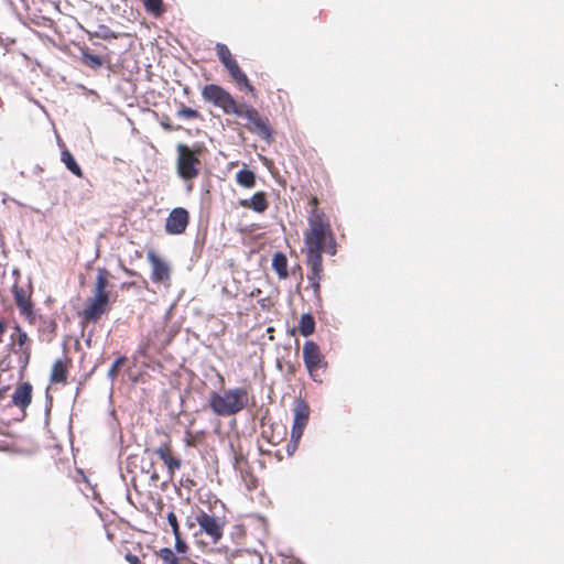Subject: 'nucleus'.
Segmentation results:
<instances>
[{"label":"nucleus","mask_w":564,"mask_h":564,"mask_svg":"<svg viewBox=\"0 0 564 564\" xmlns=\"http://www.w3.org/2000/svg\"><path fill=\"white\" fill-rule=\"evenodd\" d=\"M310 229L305 234L307 261L315 275L322 272V253L336 254V240L326 214L317 208V198L310 199Z\"/></svg>","instance_id":"nucleus-1"},{"label":"nucleus","mask_w":564,"mask_h":564,"mask_svg":"<svg viewBox=\"0 0 564 564\" xmlns=\"http://www.w3.org/2000/svg\"><path fill=\"white\" fill-rule=\"evenodd\" d=\"M249 402V394L246 388L237 387L212 392L208 399V408L217 416H232L241 412Z\"/></svg>","instance_id":"nucleus-2"},{"label":"nucleus","mask_w":564,"mask_h":564,"mask_svg":"<svg viewBox=\"0 0 564 564\" xmlns=\"http://www.w3.org/2000/svg\"><path fill=\"white\" fill-rule=\"evenodd\" d=\"M293 415L291 438L286 446L289 456H292L296 452L299 442L303 435L305 426L307 425L310 417L308 404L302 399H296L293 408Z\"/></svg>","instance_id":"nucleus-3"},{"label":"nucleus","mask_w":564,"mask_h":564,"mask_svg":"<svg viewBox=\"0 0 564 564\" xmlns=\"http://www.w3.org/2000/svg\"><path fill=\"white\" fill-rule=\"evenodd\" d=\"M177 173L183 180H193L199 174V159L186 144H177Z\"/></svg>","instance_id":"nucleus-4"},{"label":"nucleus","mask_w":564,"mask_h":564,"mask_svg":"<svg viewBox=\"0 0 564 564\" xmlns=\"http://www.w3.org/2000/svg\"><path fill=\"white\" fill-rule=\"evenodd\" d=\"M216 51L218 58L228 70L231 78L237 83V85H243L249 91L252 93L253 87L250 85L246 74L240 69L237 61L232 57L229 48L225 44L217 43Z\"/></svg>","instance_id":"nucleus-5"},{"label":"nucleus","mask_w":564,"mask_h":564,"mask_svg":"<svg viewBox=\"0 0 564 564\" xmlns=\"http://www.w3.org/2000/svg\"><path fill=\"white\" fill-rule=\"evenodd\" d=\"M203 97L206 101L213 102L221 108L226 113L236 111V101L232 96L220 86L210 84L203 89Z\"/></svg>","instance_id":"nucleus-6"},{"label":"nucleus","mask_w":564,"mask_h":564,"mask_svg":"<svg viewBox=\"0 0 564 564\" xmlns=\"http://www.w3.org/2000/svg\"><path fill=\"white\" fill-rule=\"evenodd\" d=\"M196 521L200 530L210 538L213 543L220 541L224 524L218 519L205 511H200L196 517Z\"/></svg>","instance_id":"nucleus-7"},{"label":"nucleus","mask_w":564,"mask_h":564,"mask_svg":"<svg viewBox=\"0 0 564 564\" xmlns=\"http://www.w3.org/2000/svg\"><path fill=\"white\" fill-rule=\"evenodd\" d=\"M188 225V212L183 207L174 208L165 221V230L171 235H180Z\"/></svg>","instance_id":"nucleus-8"},{"label":"nucleus","mask_w":564,"mask_h":564,"mask_svg":"<svg viewBox=\"0 0 564 564\" xmlns=\"http://www.w3.org/2000/svg\"><path fill=\"white\" fill-rule=\"evenodd\" d=\"M232 113L237 115L238 117L247 119L250 123L254 126L256 130L263 137L270 135L269 127L262 120L261 116L254 108L247 106L238 108L236 106V111H234Z\"/></svg>","instance_id":"nucleus-9"},{"label":"nucleus","mask_w":564,"mask_h":564,"mask_svg":"<svg viewBox=\"0 0 564 564\" xmlns=\"http://www.w3.org/2000/svg\"><path fill=\"white\" fill-rule=\"evenodd\" d=\"M303 358L305 366L311 373L317 370L323 361L318 345L314 341L307 340L303 347Z\"/></svg>","instance_id":"nucleus-10"},{"label":"nucleus","mask_w":564,"mask_h":564,"mask_svg":"<svg viewBox=\"0 0 564 564\" xmlns=\"http://www.w3.org/2000/svg\"><path fill=\"white\" fill-rule=\"evenodd\" d=\"M148 260L152 267L151 278L154 282H164L170 279V267L153 251L148 252Z\"/></svg>","instance_id":"nucleus-11"},{"label":"nucleus","mask_w":564,"mask_h":564,"mask_svg":"<svg viewBox=\"0 0 564 564\" xmlns=\"http://www.w3.org/2000/svg\"><path fill=\"white\" fill-rule=\"evenodd\" d=\"M32 401V386L29 382H24L17 387L12 394V404L21 410H25Z\"/></svg>","instance_id":"nucleus-12"},{"label":"nucleus","mask_w":564,"mask_h":564,"mask_svg":"<svg viewBox=\"0 0 564 564\" xmlns=\"http://www.w3.org/2000/svg\"><path fill=\"white\" fill-rule=\"evenodd\" d=\"M109 302L95 299L90 301L87 307L84 310V318L87 322H96L106 313Z\"/></svg>","instance_id":"nucleus-13"},{"label":"nucleus","mask_w":564,"mask_h":564,"mask_svg":"<svg viewBox=\"0 0 564 564\" xmlns=\"http://www.w3.org/2000/svg\"><path fill=\"white\" fill-rule=\"evenodd\" d=\"M109 272L106 269H98L94 297L109 302V293L107 292Z\"/></svg>","instance_id":"nucleus-14"},{"label":"nucleus","mask_w":564,"mask_h":564,"mask_svg":"<svg viewBox=\"0 0 564 564\" xmlns=\"http://www.w3.org/2000/svg\"><path fill=\"white\" fill-rule=\"evenodd\" d=\"M241 205L251 208L257 213H262L267 209L268 204L264 194L261 192L256 193L251 198L241 200Z\"/></svg>","instance_id":"nucleus-15"},{"label":"nucleus","mask_w":564,"mask_h":564,"mask_svg":"<svg viewBox=\"0 0 564 564\" xmlns=\"http://www.w3.org/2000/svg\"><path fill=\"white\" fill-rule=\"evenodd\" d=\"M61 161L65 164L66 169L74 175H76L77 177L83 176V171L80 166L77 164L75 158L67 149H64L61 152Z\"/></svg>","instance_id":"nucleus-16"},{"label":"nucleus","mask_w":564,"mask_h":564,"mask_svg":"<svg viewBox=\"0 0 564 564\" xmlns=\"http://www.w3.org/2000/svg\"><path fill=\"white\" fill-rule=\"evenodd\" d=\"M237 183L246 188H252L256 185V175L249 169H241L236 174Z\"/></svg>","instance_id":"nucleus-17"},{"label":"nucleus","mask_w":564,"mask_h":564,"mask_svg":"<svg viewBox=\"0 0 564 564\" xmlns=\"http://www.w3.org/2000/svg\"><path fill=\"white\" fill-rule=\"evenodd\" d=\"M300 332L303 336L307 337L314 333L315 329V321L313 316L308 313L303 314L300 319Z\"/></svg>","instance_id":"nucleus-18"},{"label":"nucleus","mask_w":564,"mask_h":564,"mask_svg":"<svg viewBox=\"0 0 564 564\" xmlns=\"http://www.w3.org/2000/svg\"><path fill=\"white\" fill-rule=\"evenodd\" d=\"M13 295H14L15 303L20 307L21 312L22 313L29 312L31 308V305L25 297V293H24L23 289L19 288L18 285H14L13 286Z\"/></svg>","instance_id":"nucleus-19"},{"label":"nucleus","mask_w":564,"mask_h":564,"mask_svg":"<svg viewBox=\"0 0 564 564\" xmlns=\"http://www.w3.org/2000/svg\"><path fill=\"white\" fill-rule=\"evenodd\" d=\"M82 59L85 63V65L94 69H97L102 66L101 57L90 53L88 50L82 51Z\"/></svg>","instance_id":"nucleus-20"},{"label":"nucleus","mask_w":564,"mask_h":564,"mask_svg":"<svg viewBox=\"0 0 564 564\" xmlns=\"http://www.w3.org/2000/svg\"><path fill=\"white\" fill-rule=\"evenodd\" d=\"M160 557L164 562V564H177L178 558L174 554V552L169 547H163L159 552Z\"/></svg>","instance_id":"nucleus-21"},{"label":"nucleus","mask_w":564,"mask_h":564,"mask_svg":"<svg viewBox=\"0 0 564 564\" xmlns=\"http://www.w3.org/2000/svg\"><path fill=\"white\" fill-rule=\"evenodd\" d=\"M145 9L153 13L154 15H159L162 13V0H143Z\"/></svg>","instance_id":"nucleus-22"},{"label":"nucleus","mask_w":564,"mask_h":564,"mask_svg":"<svg viewBox=\"0 0 564 564\" xmlns=\"http://www.w3.org/2000/svg\"><path fill=\"white\" fill-rule=\"evenodd\" d=\"M164 464L167 467L170 478L173 477L176 469L181 467V459L172 457L170 454L166 456L165 459H163Z\"/></svg>","instance_id":"nucleus-23"},{"label":"nucleus","mask_w":564,"mask_h":564,"mask_svg":"<svg viewBox=\"0 0 564 564\" xmlns=\"http://www.w3.org/2000/svg\"><path fill=\"white\" fill-rule=\"evenodd\" d=\"M126 362V357H119L115 360V362L111 365L110 369L108 370L107 377L113 381L115 378L118 375L119 368Z\"/></svg>","instance_id":"nucleus-24"},{"label":"nucleus","mask_w":564,"mask_h":564,"mask_svg":"<svg viewBox=\"0 0 564 564\" xmlns=\"http://www.w3.org/2000/svg\"><path fill=\"white\" fill-rule=\"evenodd\" d=\"M65 379V371L61 367V362L56 361L54 364L53 370H52V381L54 382H61Z\"/></svg>","instance_id":"nucleus-25"},{"label":"nucleus","mask_w":564,"mask_h":564,"mask_svg":"<svg viewBox=\"0 0 564 564\" xmlns=\"http://www.w3.org/2000/svg\"><path fill=\"white\" fill-rule=\"evenodd\" d=\"M166 519L172 529L173 535L174 536L181 535L176 514L173 511H171L167 513Z\"/></svg>","instance_id":"nucleus-26"},{"label":"nucleus","mask_w":564,"mask_h":564,"mask_svg":"<svg viewBox=\"0 0 564 564\" xmlns=\"http://www.w3.org/2000/svg\"><path fill=\"white\" fill-rule=\"evenodd\" d=\"M198 116H199L198 111L193 108H189V107H182L177 111V117L182 118V119H193V118H197Z\"/></svg>","instance_id":"nucleus-27"},{"label":"nucleus","mask_w":564,"mask_h":564,"mask_svg":"<svg viewBox=\"0 0 564 564\" xmlns=\"http://www.w3.org/2000/svg\"><path fill=\"white\" fill-rule=\"evenodd\" d=\"M272 268L275 273L282 279V251H278L274 253L272 259Z\"/></svg>","instance_id":"nucleus-28"},{"label":"nucleus","mask_w":564,"mask_h":564,"mask_svg":"<svg viewBox=\"0 0 564 564\" xmlns=\"http://www.w3.org/2000/svg\"><path fill=\"white\" fill-rule=\"evenodd\" d=\"M15 333L18 335L17 341L20 347H22L25 341L28 340V335L25 332H23L19 326H15Z\"/></svg>","instance_id":"nucleus-29"},{"label":"nucleus","mask_w":564,"mask_h":564,"mask_svg":"<svg viewBox=\"0 0 564 564\" xmlns=\"http://www.w3.org/2000/svg\"><path fill=\"white\" fill-rule=\"evenodd\" d=\"M175 538V550L178 552V553H186L187 551V545L186 543L182 540L181 535H177V536H174Z\"/></svg>","instance_id":"nucleus-30"},{"label":"nucleus","mask_w":564,"mask_h":564,"mask_svg":"<svg viewBox=\"0 0 564 564\" xmlns=\"http://www.w3.org/2000/svg\"><path fill=\"white\" fill-rule=\"evenodd\" d=\"M154 453L163 460L166 458V456L170 454L169 453V445L167 444H162L161 446H159Z\"/></svg>","instance_id":"nucleus-31"},{"label":"nucleus","mask_w":564,"mask_h":564,"mask_svg":"<svg viewBox=\"0 0 564 564\" xmlns=\"http://www.w3.org/2000/svg\"><path fill=\"white\" fill-rule=\"evenodd\" d=\"M111 31L107 26L100 25L99 31L96 33V35L102 39H107Z\"/></svg>","instance_id":"nucleus-32"},{"label":"nucleus","mask_w":564,"mask_h":564,"mask_svg":"<svg viewBox=\"0 0 564 564\" xmlns=\"http://www.w3.org/2000/svg\"><path fill=\"white\" fill-rule=\"evenodd\" d=\"M126 560L130 563V564H142L140 558L137 556V555H133L131 553H128L126 555Z\"/></svg>","instance_id":"nucleus-33"},{"label":"nucleus","mask_w":564,"mask_h":564,"mask_svg":"<svg viewBox=\"0 0 564 564\" xmlns=\"http://www.w3.org/2000/svg\"><path fill=\"white\" fill-rule=\"evenodd\" d=\"M8 387L0 388V400L3 398L4 393L8 391Z\"/></svg>","instance_id":"nucleus-34"},{"label":"nucleus","mask_w":564,"mask_h":564,"mask_svg":"<svg viewBox=\"0 0 564 564\" xmlns=\"http://www.w3.org/2000/svg\"><path fill=\"white\" fill-rule=\"evenodd\" d=\"M0 369H1L2 371H6V370H7V364H4V361H1V362H0Z\"/></svg>","instance_id":"nucleus-35"},{"label":"nucleus","mask_w":564,"mask_h":564,"mask_svg":"<svg viewBox=\"0 0 564 564\" xmlns=\"http://www.w3.org/2000/svg\"><path fill=\"white\" fill-rule=\"evenodd\" d=\"M0 369H1L2 371H6V370H7V364H4V361H1V362H0Z\"/></svg>","instance_id":"nucleus-36"},{"label":"nucleus","mask_w":564,"mask_h":564,"mask_svg":"<svg viewBox=\"0 0 564 564\" xmlns=\"http://www.w3.org/2000/svg\"><path fill=\"white\" fill-rule=\"evenodd\" d=\"M4 325L0 322V335L4 333Z\"/></svg>","instance_id":"nucleus-37"},{"label":"nucleus","mask_w":564,"mask_h":564,"mask_svg":"<svg viewBox=\"0 0 564 564\" xmlns=\"http://www.w3.org/2000/svg\"><path fill=\"white\" fill-rule=\"evenodd\" d=\"M276 367L282 369V361L279 358L276 359Z\"/></svg>","instance_id":"nucleus-38"},{"label":"nucleus","mask_w":564,"mask_h":564,"mask_svg":"<svg viewBox=\"0 0 564 564\" xmlns=\"http://www.w3.org/2000/svg\"><path fill=\"white\" fill-rule=\"evenodd\" d=\"M283 263H284V278L286 276V259L284 258L283 260Z\"/></svg>","instance_id":"nucleus-39"},{"label":"nucleus","mask_w":564,"mask_h":564,"mask_svg":"<svg viewBox=\"0 0 564 564\" xmlns=\"http://www.w3.org/2000/svg\"><path fill=\"white\" fill-rule=\"evenodd\" d=\"M162 126H163V128H164L165 130H170V129H171V126H170V124H167V123H162Z\"/></svg>","instance_id":"nucleus-40"},{"label":"nucleus","mask_w":564,"mask_h":564,"mask_svg":"<svg viewBox=\"0 0 564 564\" xmlns=\"http://www.w3.org/2000/svg\"><path fill=\"white\" fill-rule=\"evenodd\" d=\"M25 354H26V360H28L29 359V355H30V351H29L28 348L25 349Z\"/></svg>","instance_id":"nucleus-41"}]
</instances>
